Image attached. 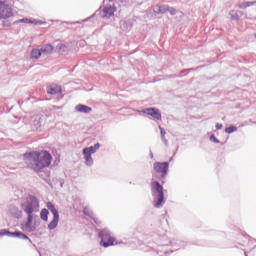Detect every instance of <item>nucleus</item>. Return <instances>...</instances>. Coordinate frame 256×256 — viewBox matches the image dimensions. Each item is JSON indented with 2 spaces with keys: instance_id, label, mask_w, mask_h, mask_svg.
Here are the masks:
<instances>
[{
  "instance_id": "0eeeda50",
  "label": "nucleus",
  "mask_w": 256,
  "mask_h": 256,
  "mask_svg": "<svg viewBox=\"0 0 256 256\" xmlns=\"http://www.w3.org/2000/svg\"><path fill=\"white\" fill-rule=\"evenodd\" d=\"M93 153H95V150H93V146L84 148V150H83L85 163L88 166L93 165V157H91V155H93Z\"/></svg>"
},
{
  "instance_id": "39448f33",
  "label": "nucleus",
  "mask_w": 256,
  "mask_h": 256,
  "mask_svg": "<svg viewBox=\"0 0 256 256\" xmlns=\"http://www.w3.org/2000/svg\"><path fill=\"white\" fill-rule=\"evenodd\" d=\"M13 8L5 1H0V21H5L13 17Z\"/></svg>"
},
{
  "instance_id": "4be33fe9",
  "label": "nucleus",
  "mask_w": 256,
  "mask_h": 256,
  "mask_svg": "<svg viewBox=\"0 0 256 256\" xmlns=\"http://www.w3.org/2000/svg\"><path fill=\"white\" fill-rule=\"evenodd\" d=\"M169 13H170V15H176L177 14V10H175V8H170L169 7Z\"/></svg>"
},
{
  "instance_id": "412c9836",
  "label": "nucleus",
  "mask_w": 256,
  "mask_h": 256,
  "mask_svg": "<svg viewBox=\"0 0 256 256\" xmlns=\"http://www.w3.org/2000/svg\"><path fill=\"white\" fill-rule=\"evenodd\" d=\"M159 129H160L162 139H165V135H166L165 129L162 127H159Z\"/></svg>"
},
{
  "instance_id": "6ab92c4d",
  "label": "nucleus",
  "mask_w": 256,
  "mask_h": 256,
  "mask_svg": "<svg viewBox=\"0 0 256 256\" xmlns=\"http://www.w3.org/2000/svg\"><path fill=\"white\" fill-rule=\"evenodd\" d=\"M235 131H237V127L235 126H229L228 128L225 129V133H228V134L235 133Z\"/></svg>"
},
{
  "instance_id": "7ed1b4c3",
  "label": "nucleus",
  "mask_w": 256,
  "mask_h": 256,
  "mask_svg": "<svg viewBox=\"0 0 256 256\" xmlns=\"http://www.w3.org/2000/svg\"><path fill=\"white\" fill-rule=\"evenodd\" d=\"M22 210L28 215L25 229L31 232L34 230V228L31 227V225H33V213H39V200L35 196L28 197L22 204Z\"/></svg>"
},
{
  "instance_id": "f8f14e48",
  "label": "nucleus",
  "mask_w": 256,
  "mask_h": 256,
  "mask_svg": "<svg viewBox=\"0 0 256 256\" xmlns=\"http://www.w3.org/2000/svg\"><path fill=\"white\" fill-rule=\"evenodd\" d=\"M75 110L78 112V113H91V111H93V109L87 105H83V104H78L76 107H75Z\"/></svg>"
},
{
  "instance_id": "a211bd4d",
  "label": "nucleus",
  "mask_w": 256,
  "mask_h": 256,
  "mask_svg": "<svg viewBox=\"0 0 256 256\" xmlns=\"http://www.w3.org/2000/svg\"><path fill=\"white\" fill-rule=\"evenodd\" d=\"M30 24L31 25H45V22L37 19H30Z\"/></svg>"
},
{
  "instance_id": "393cba45",
  "label": "nucleus",
  "mask_w": 256,
  "mask_h": 256,
  "mask_svg": "<svg viewBox=\"0 0 256 256\" xmlns=\"http://www.w3.org/2000/svg\"><path fill=\"white\" fill-rule=\"evenodd\" d=\"M216 129H223V124L217 123V124H216Z\"/></svg>"
},
{
  "instance_id": "6e6552de",
  "label": "nucleus",
  "mask_w": 256,
  "mask_h": 256,
  "mask_svg": "<svg viewBox=\"0 0 256 256\" xmlns=\"http://www.w3.org/2000/svg\"><path fill=\"white\" fill-rule=\"evenodd\" d=\"M142 113H144V115H150V117L156 119V121H161V112L157 108H147L142 110Z\"/></svg>"
},
{
  "instance_id": "1a4fd4ad",
  "label": "nucleus",
  "mask_w": 256,
  "mask_h": 256,
  "mask_svg": "<svg viewBox=\"0 0 256 256\" xmlns=\"http://www.w3.org/2000/svg\"><path fill=\"white\" fill-rule=\"evenodd\" d=\"M117 9L111 5H106L103 9L104 17H113Z\"/></svg>"
},
{
  "instance_id": "aec40b11",
  "label": "nucleus",
  "mask_w": 256,
  "mask_h": 256,
  "mask_svg": "<svg viewBox=\"0 0 256 256\" xmlns=\"http://www.w3.org/2000/svg\"><path fill=\"white\" fill-rule=\"evenodd\" d=\"M31 19L29 18H24V19H19L16 22H14L16 25H18V23H30Z\"/></svg>"
},
{
  "instance_id": "2eb2a0df",
  "label": "nucleus",
  "mask_w": 256,
  "mask_h": 256,
  "mask_svg": "<svg viewBox=\"0 0 256 256\" xmlns=\"http://www.w3.org/2000/svg\"><path fill=\"white\" fill-rule=\"evenodd\" d=\"M40 217L42 219V221H48L49 219V210L47 209H42L41 212H40Z\"/></svg>"
},
{
  "instance_id": "a878e982",
  "label": "nucleus",
  "mask_w": 256,
  "mask_h": 256,
  "mask_svg": "<svg viewBox=\"0 0 256 256\" xmlns=\"http://www.w3.org/2000/svg\"><path fill=\"white\" fill-rule=\"evenodd\" d=\"M3 25H4V27H10V26H11V23H8V24H7V23L4 22Z\"/></svg>"
},
{
  "instance_id": "20e7f679",
  "label": "nucleus",
  "mask_w": 256,
  "mask_h": 256,
  "mask_svg": "<svg viewBox=\"0 0 256 256\" xmlns=\"http://www.w3.org/2000/svg\"><path fill=\"white\" fill-rule=\"evenodd\" d=\"M99 237H101L100 245H102V247H111L115 245V238L111 236L109 230L103 229L99 233Z\"/></svg>"
},
{
  "instance_id": "ddd939ff",
  "label": "nucleus",
  "mask_w": 256,
  "mask_h": 256,
  "mask_svg": "<svg viewBox=\"0 0 256 256\" xmlns=\"http://www.w3.org/2000/svg\"><path fill=\"white\" fill-rule=\"evenodd\" d=\"M40 52L42 55H49L53 53V46L51 44H46L41 47Z\"/></svg>"
},
{
  "instance_id": "f257e3e1",
  "label": "nucleus",
  "mask_w": 256,
  "mask_h": 256,
  "mask_svg": "<svg viewBox=\"0 0 256 256\" xmlns=\"http://www.w3.org/2000/svg\"><path fill=\"white\" fill-rule=\"evenodd\" d=\"M154 174L150 184L152 195L154 197V207L161 209L165 205V192H163V185H165V177L169 173L168 162H155L153 164Z\"/></svg>"
},
{
  "instance_id": "bb28decb",
  "label": "nucleus",
  "mask_w": 256,
  "mask_h": 256,
  "mask_svg": "<svg viewBox=\"0 0 256 256\" xmlns=\"http://www.w3.org/2000/svg\"><path fill=\"white\" fill-rule=\"evenodd\" d=\"M109 1H113V0H109Z\"/></svg>"
},
{
  "instance_id": "dca6fc26",
  "label": "nucleus",
  "mask_w": 256,
  "mask_h": 256,
  "mask_svg": "<svg viewBox=\"0 0 256 256\" xmlns=\"http://www.w3.org/2000/svg\"><path fill=\"white\" fill-rule=\"evenodd\" d=\"M255 2H242L240 5H239V8L240 9H247V7H251V5H254Z\"/></svg>"
},
{
  "instance_id": "f03ea898",
  "label": "nucleus",
  "mask_w": 256,
  "mask_h": 256,
  "mask_svg": "<svg viewBox=\"0 0 256 256\" xmlns=\"http://www.w3.org/2000/svg\"><path fill=\"white\" fill-rule=\"evenodd\" d=\"M23 159L28 167H31L33 171L39 173V171H43L45 167H49V165H51L53 156H51V153L48 151H33L25 153L23 155Z\"/></svg>"
},
{
  "instance_id": "b1692460",
  "label": "nucleus",
  "mask_w": 256,
  "mask_h": 256,
  "mask_svg": "<svg viewBox=\"0 0 256 256\" xmlns=\"http://www.w3.org/2000/svg\"><path fill=\"white\" fill-rule=\"evenodd\" d=\"M99 147H100L99 143L94 145V147H93L94 153L99 149Z\"/></svg>"
},
{
  "instance_id": "4468645a",
  "label": "nucleus",
  "mask_w": 256,
  "mask_h": 256,
  "mask_svg": "<svg viewBox=\"0 0 256 256\" xmlns=\"http://www.w3.org/2000/svg\"><path fill=\"white\" fill-rule=\"evenodd\" d=\"M42 53H41V49H33L31 51L30 57L31 59H39V57H41Z\"/></svg>"
},
{
  "instance_id": "9d476101",
  "label": "nucleus",
  "mask_w": 256,
  "mask_h": 256,
  "mask_svg": "<svg viewBox=\"0 0 256 256\" xmlns=\"http://www.w3.org/2000/svg\"><path fill=\"white\" fill-rule=\"evenodd\" d=\"M47 93H49V95H57L61 93V86L57 84H52L47 87Z\"/></svg>"
},
{
  "instance_id": "5701e85b",
  "label": "nucleus",
  "mask_w": 256,
  "mask_h": 256,
  "mask_svg": "<svg viewBox=\"0 0 256 256\" xmlns=\"http://www.w3.org/2000/svg\"><path fill=\"white\" fill-rule=\"evenodd\" d=\"M210 140H211V141H214V143H219V140L215 137V135H212V136L210 137Z\"/></svg>"
},
{
  "instance_id": "f3484780",
  "label": "nucleus",
  "mask_w": 256,
  "mask_h": 256,
  "mask_svg": "<svg viewBox=\"0 0 256 256\" xmlns=\"http://www.w3.org/2000/svg\"><path fill=\"white\" fill-rule=\"evenodd\" d=\"M167 11H169V6L167 5H162L158 7V13L164 14L167 13Z\"/></svg>"
},
{
  "instance_id": "423d86ee",
  "label": "nucleus",
  "mask_w": 256,
  "mask_h": 256,
  "mask_svg": "<svg viewBox=\"0 0 256 256\" xmlns=\"http://www.w3.org/2000/svg\"><path fill=\"white\" fill-rule=\"evenodd\" d=\"M47 208L53 214V220L48 224V229L53 231V229H56L57 225H59V211L55 209V205L51 202L47 203Z\"/></svg>"
},
{
  "instance_id": "9b49d317",
  "label": "nucleus",
  "mask_w": 256,
  "mask_h": 256,
  "mask_svg": "<svg viewBox=\"0 0 256 256\" xmlns=\"http://www.w3.org/2000/svg\"><path fill=\"white\" fill-rule=\"evenodd\" d=\"M5 235H12V237H22L23 239H27V236L24 235L23 233L21 232H9L7 230H1L0 231V236L3 237Z\"/></svg>"
}]
</instances>
